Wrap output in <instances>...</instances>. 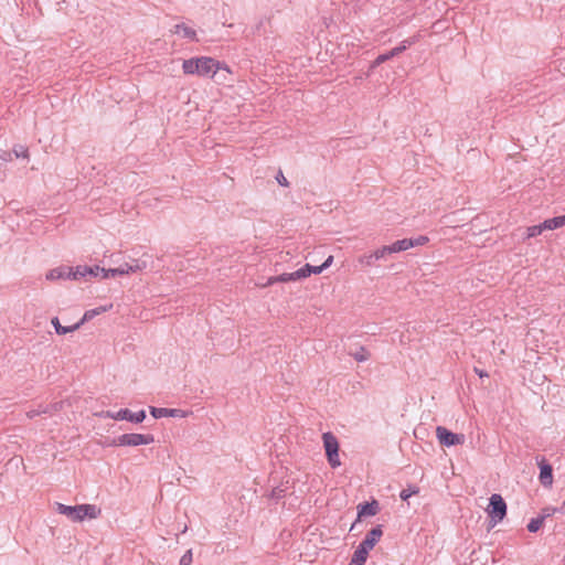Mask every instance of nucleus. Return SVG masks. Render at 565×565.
Returning a JSON list of instances; mask_svg holds the SVG:
<instances>
[{"label":"nucleus","instance_id":"obj_23","mask_svg":"<svg viewBox=\"0 0 565 565\" xmlns=\"http://www.w3.org/2000/svg\"><path fill=\"white\" fill-rule=\"evenodd\" d=\"M177 409H170V408H158V407H150V414L154 418H161V417H173L177 414Z\"/></svg>","mask_w":565,"mask_h":565},{"label":"nucleus","instance_id":"obj_24","mask_svg":"<svg viewBox=\"0 0 565 565\" xmlns=\"http://www.w3.org/2000/svg\"><path fill=\"white\" fill-rule=\"evenodd\" d=\"M56 510L60 514L66 515L70 520H73L75 507L56 503Z\"/></svg>","mask_w":565,"mask_h":565},{"label":"nucleus","instance_id":"obj_15","mask_svg":"<svg viewBox=\"0 0 565 565\" xmlns=\"http://www.w3.org/2000/svg\"><path fill=\"white\" fill-rule=\"evenodd\" d=\"M540 481L545 487H551L553 483V469L545 461L540 462Z\"/></svg>","mask_w":565,"mask_h":565},{"label":"nucleus","instance_id":"obj_5","mask_svg":"<svg viewBox=\"0 0 565 565\" xmlns=\"http://www.w3.org/2000/svg\"><path fill=\"white\" fill-rule=\"evenodd\" d=\"M146 267L145 263H140L136 260L134 264H124L118 268L105 269L99 267V273L102 274L103 279H107L109 277H115L118 275H130L137 271L142 270Z\"/></svg>","mask_w":565,"mask_h":565},{"label":"nucleus","instance_id":"obj_32","mask_svg":"<svg viewBox=\"0 0 565 565\" xmlns=\"http://www.w3.org/2000/svg\"><path fill=\"white\" fill-rule=\"evenodd\" d=\"M392 56L390 55V53H386V54H382V55H379L375 60V64H381V63H384L385 61H387L388 58H391Z\"/></svg>","mask_w":565,"mask_h":565},{"label":"nucleus","instance_id":"obj_11","mask_svg":"<svg viewBox=\"0 0 565 565\" xmlns=\"http://www.w3.org/2000/svg\"><path fill=\"white\" fill-rule=\"evenodd\" d=\"M301 280L299 269L292 273H282L278 276H273L268 278L266 286H271L274 284H286L290 281Z\"/></svg>","mask_w":565,"mask_h":565},{"label":"nucleus","instance_id":"obj_20","mask_svg":"<svg viewBox=\"0 0 565 565\" xmlns=\"http://www.w3.org/2000/svg\"><path fill=\"white\" fill-rule=\"evenodd\" d=\"M324 270L322 265L320 266H312L310 264H306L303 267L299 269L301 280L310 277L312 274L318 275L321 274Z\"/></svg>","mask_w":565,"mask_h":565},{"label":"nucleus","instance_id":"obj_4","mask_svg":"<svg viewBox=\"0 0 565 565\" xmlns=\"http://www.w3.org/2000/svg\"><path fill=\"white\" fill-rule=\"evenodd\" d=\"M154 443V437L151 434H122L117 439L113 441L114 446H130L137 447L141 445H150Z\"/></svg>","mask_w":565,"mask_h":565},{"label":"nucleus","instance_id":"obj_9","mask_svg":"<svg viewBox=\"0 0 565 565\" xmlns=\"http://www.w3.org/2000/svg\"><path fill=\"white\" fill-rule=\"evenodd\" d=\"M99 274V266H76L71 267V279L73 280H81L84 279L86 276H98Z\"/></svg>","mask_w":565,"mask_h":565},{"label":"nucleus","instance_id":"obj_21","mask_svg":"<svg viewBox=\"0 0 565 565\" xmlns=\"http://www.w3.org/2000/svg\"><path fill=\"white\" fill-rule=\"evenodd\" d=\"M369 552L358 546L349 565H363L367 559Z\"/></svg>","mask_w":565,"mask_h":565},{"label":"nucleus","instance_id":"obj_7","mask_svg":"<svg viewBox=\"0 0 565 565\" xmlns=\"http://www.w3.org/2000/svg\"><path fill=\"white\" fill-rule=\"evenodd\" d=\"M436 436L438 441L446 447L462 445L465 443L463 435L451 433L443 426L436 428Z\"/></svg>","mask_w":565,"mask_h":565},{"label":"nucleus","instance_id":"obj_14","mask_svg":"<svg viewBox=\"0 0 565 565\" xmlns=\"http://www.w3.org/2000/svg\"><path fill=\"white\" fill-rule=\"evenodd\" d=\"M172 32L182 39H186L190 41H196L195 30H193L191 26H189L184 23L175 24Z\"/></svg>","mask_w":565,"mask_h":565},{"label":"nucleus","instance_id":"obj_10","mask_svg":"<svg viewBox=\"0 0 565 565\" xmlns=\"http://www.w3.org/2000/svg\"><path fill=\"white\" fill-rule=\"evenodd\" d=\"M383 532L381 526H376L372 529L365 536V539L361 542L359 545L360 547L364 548L366 552H370L373 550V547L376 545V543L380 541Z\"/></svg>","mask_w":565,"mask_h":565},{"label":"nucleus","instance_id":"obj_13","mask_svg":"<svg viewBox=\"0 0 565 565\" xmlns=\"http://www.w3.org/2000/svg\"><path fill=\"white\" fill-rule=\"evenodd\" d=\"M97 415L100 417L111 418L115 420H128L132 423V412H130L128 408H122L116 413L109 411L100 412Z\"/></svg>","mask_w":565,"mask_h":565},{"label":"nucleus","instance_id":"obj_19","mask_svg":"<svg viewBox=\"0 0 565 565\" xmlns=\"http://www.w3.org/2000/svg\"><path fill=\"white\" fill-rule=\"evenodd\" d=\"M51 323L55 328L57 334H66L77 330L81 327V323L78 322L75 323L74 326L64 327L63 324L60 323V320L56 317L51 320Z\"/></svg>","mask_w":565,"mask_h":565},{"label":"nucleus","instance_id":"obj_36","mask_svg":"<svg viewBox=\"0 0 565 565\" xmlns=\"http://www.w3.org/2000/svg\"><path fill=\"white\" fill-rule=\"evenodd\" d=\"M479 376L483 377V376H488L487 373H483V372H478Z\"/></svg>","mask_w":565,"mask_h":565},{"label":"nucleus","instance_id":"obj_35","mask_svg":"<svg viewBox=\"0 0 565 565\" xmlns=\"http://www.w3.org/2000/svg\"><path fill=\"white\" fill-rule=\"evenodd\" d=\"M387 246H388V248H390V253H391V255H392V254H395V253H401V250H399V248H397V245H396V243H395V242H394L393 244H391V245H387Z\"/></svg>","mask_w":565,"mask_h":565},{"label":"nucleus","instance_id":"obj_30","mask_svg":"<svg viewBox=\"0 0 565 565\" xmlns=\"http://www.w3.org/2000/svg\"><path fill=\"white\" fill-rule=\"evenodd\" d=\"M146 418L145 411H139L138 413H132V423H142Z\"/></svg>","mask_w":565,"mask_h":565},{"label":"nucleus","instance_id":"obj_3","mask_svg":"<svg viewBox=\"0 0 565 565\" xmlns=\"http://www.w3.org/2000/svg\"><path fill=\"white\" fill-rule=\"evenodd\" d=\"M322 441H323V447H324V451H326V456H327L329 465L332 468L340 467L341 466V460H340V456H339L340 445H339L338 438L332 433L328 431L322 435Z\"/></svg>","mask_w":565,"mask_h":565},{"label":"nucleus","instance_id":"obj_8","mask_svg":"<svg viewBox=\"0 0 565 565\" xmlns=\"http://www.w3.org/2000/svg\"><path fill=\"white\" fill-rule=\"evenodd\" d=\"M390 248L387 245H383L376 249H374L369 255H365L360 259L361 263L366 264L367 266L373 265L374 263L385 259L387 256H390Z\"/></svg>","mask_w":565,"mask_h":565},{"label":"nucleus","instance_id":"obj_6","mask_svg":"<svg viewBox=\"0 0 565 565\" xmlns=\"http://www.w3.org/2000/svg\"><path fill=\"white\" fill-rule=\"evenodd\" d=\"M73 522H82L85 519H97L102 514L100 508L95 504L75 505Z\"/></svg>","mask_w":565,"mask_h":565},{"label":"nucleus","instance_id":"obj_18","mask_svg":"<svg viewBox=\"0 0 565 565\" xmlns=\"http://www.w3.org/2000/svg\"><path fill=\"white\" fill-rule=\"evenodd\" d=\"M563 226H565V215L555 216L543 222L545 231H553Z\"/></svg>","mask_w":565,"mask_h":565},{"label":"nucleus","instance_id":"obj_22","mask_svg":"<svg viewBox=\"0 0 565 565\" xmlns=\"http://www.w3.org/2000/svg\"><path fill=\"white\" fill-rule=\"evenodd\" d=\"M110 308H111V305L108 306V307L107 306H102V307H98L96 309L87 310L84 313L83 318L78 321V323H81V326H82L84 322L93 319L95 316H98L100 313H104V312L108 311Z\"/></svg>","mask_w":565,"mask_h":565},{"label":"nucleus","instance_id":"obj_34","mask_svg":"<svg viewBox=\"0 0 565 565\" xmlns=\"http://www.w3.org/2000/svg\"><path fill=\"white\" fill-rule=\"evenodd\" d=\"M332 263H333V256H332V255H330V256L324 260V263L322 264V267H323L324 269H327L328 267H330V266L332 265Z\"/></svg>","mask_w":565,"mask_h":565},{"label":"nucleus","instance_id":"obj_33","mask_svg":"<svg viewBox=\"0 0 565 565\" xmlns=\"http://www.w3.org/2000/svg\"><path fill=\"white\" fill-rule=\"evenodd\" d=\"M403 50H405V46H398V47H394L388 53L393 57V56L399 54L401 52H403Z\"/></svg>","mask_w":565,"mask_h":565},{"label":"nucleus","instance_id":"obj_28","mask_svg":"<svg viewBox=\"0 0 565 565\" xmlns=\"http://www.w3.org/2000/svg\"><path fill=\"white\" fill-rule=\"evenodd\" d=\"M412 242H413L412 248L416 247V246H424L429 242V237L426 235H419L416 238H412Z\"/></svg>","mask_w":565,"mask_h":565},{"label":"nucleus","instance_id":"obj_25","mask_svg":"<svg viewBox=\"0 0 565 565\" xmlns=\"http://www.w3.org/2000/svg\"><path fill=\"white\" fill-rule=\"evenodd\" d=\"M545 231L543 223L540 225H532L526 228V238L539 236Z\"/></svg>","mask_w":565,"mask_h":565},{"label":"nucleus","instance_id":"obj_2","mask_svg":"<svg viewBox=\"0 0 565 565\" xmlns=\"http://www.w3.org/2000/svg\"><path fill=\"white\" fill-rule=\"evenodd\" d=\"M507 511L508 507L503 498L498 493L492 494L486 508L490 524L494 526L500 523L507 516Z\"/></svg>","mask_w":565,"mask_h":565},{"label":"nucleus","instance_id":"obj_31","mask_svg":"<svg viewBox=\"0 0 565 565\" xmlns=\"http://www.w3.org/2000/svg\"><path fill=\"white\" fill-rule=\"evenodd\" d=\"M192 563V552L188 551L180 559V565H191Z\"/></svg>","mask_w":565,"mask_h":565},{"label":"nucleus","instance_id":"obj_12","mask_svg":"<svg viewBox=\"0 0 565 565\" xmlns=\"http://www.w3.org/2000/svg\"><path fill=\"white\" fill-rule=\"evenodd\" d=\"M46 279L51 281L60 280V279H71V267L70 266H60L51 269L46 274Z\"/></svg>","mask_w":565,"mask_h":565},{"label":"nucleus","instance_id":"obj_16","mask_svg":"<svg viewBox=\"0 0 565 565\" xmlns=\"http://www.w3.org/2000/svg\"><path fill=\"white\" fill-rule=\"evenodd\" d=\"M554 512H555V509H545L544 510V514L542 516H539L536 519H532L530 521V523L527 524V530L530 532L539 531L542 527L545 518L554 514Z\"/></svg>","mask_w":565,"mask_h":565},{"label":"nucleus","instance_id":"obj_17","mask_svg":"<svg viewBox=\"0 0 565 565\" xmlns=\"http://www.w3.org/2000/svg\"><path fill=\"white\" fill-rule=\"evenodd\" d=\"M358 509H359L358 516H359V519H361L363 516L375 515L379 511V505H377L376 501H373L372 503L360 504L358 507Z\"/></svg>","mask_w":565,"mask_h":565},{"label":"nucleus","instance_id":"obj_27","mask_svg":"<svg viewBox=\"0 0 565 565\" xmlns=\"http://www.w3.org/2000/svg\"><path fill=\"white\" fill-rule=\"evenodd\" d=\"M417 493H418V488L417 487H413V488H408V489L402 490L399 497H401L402 500H407L412 495H415Z\"/></svg>","mask_w":565,"mask_h":565},{"label":"nucleus","instance_id":"obj_1","mask_svg":"<svg viewBox=\"0 0 565 565\" xmlns=\"http://www.w3.org/2000/svg\"><path fill=\"white\" fill-rule=\"evenodd\" d=\"M182 72L184 75H196L206 77L217 84H224L232 75L231 67L211 56L190 57L182 62Z\"/></svg>","mask_w":565,"mask_h":565},{"label":"nucleus","instance_id":"obj_29","mask_svg":"<svg viewBox=\"0 0 565 565\" xmlns=\"http://www.w3.org/2000/svg\"><path fill=\"white\" fill-rule=\"evenodd\" d=\"M276 180L277 182L281 185V186H285V188H288L289 186V182L288 180L286 179V177L284 175L282 171L279 170L277 175H276Z\"/></svg>","mask_w":565,"mask_h":565},{"label":"nucleus","instance_id":"obj_26","mask_svg":"<svg viewBox=\"0 0 565 565\" xmlns=\"http://www.w3.org/2000/svg\"><path fill=\"white\" fill-rule=\"evenodd\" d=\"M397 245V248H399L401 252H405L412 248V238H403L395 242Z\"/></svg>","mask_w":565,"mask_h":565}]
</instances>
